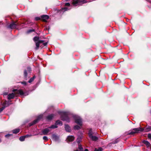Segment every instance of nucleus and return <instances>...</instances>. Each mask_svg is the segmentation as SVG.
<instances>
[{"label":"nucleus","mask_w":151,"mask_h":151,"mask_svg":"<svg viewBox=\"0 0 151 151\" xmlns=\"http://www.w3.org/2000/svg\"><path fill=\"white\" fill-rule=\"evenodd\" d=\"M49 128H50V129H55L57 127L56 126V125L55 124V125H52L50 127H49Z\"/></svg>","instance_id":"nucleus-23"},{"label":"nucleus","mask_w":151,"mask_h":151,"mask_svg":"<svg viewBox=\"0 0 151 151\" xmlns=\"http://www.w3.org/2000/svg\"><path fill=\"white\" fill-rule=\"evenodd\" d=\"M24 76L26 78L27 77V71H26V70H24Z\"/></svg>","instance_id":"nucleus-28"},{"label":"nucleus","mask_w":151,"mask_h":151,"mask_svg":"<svg viewBox=\"0 0 151 151\" xmlns=\"http://www.w3.org/2000/svg\"><path fill=\"white\" fill-rule=\"evenodd\" d=\"M68 9H68L67 7H65L60 10L59 12L60 13H61L62 12H63L65 11H67Z\"/></svg>","instance_id":"nucleus-18"},{"label":"nucleus","mask_w":151,"mask_h":151,"mask_svg":"<svg viewBox=\"0 0 151 151\" xmlns=\"http://www.w3.org/2000/svg\"><path fill=\"white\" fill-rule=\"evenodd\" d=\"M13 92L14 93H12L9 94L8 96V99L10 100L13 99L15 95L19 94L21 96H27L28 94L27 92H24L22 90L20 89L18 90L17 89H13L12 90Z\"/></svg>","instance_id":"nucleus-1"},{"label":"nucleus","mask_w":151,"mask_h":151,"mask_svg":"<svg viewBox=\"0 0 151 151\" xmlns=\"http://www.w3.org/2000/svg\"><path fill=\"white\" fill-rule=\"evenodd\" d=\"M51 131V130L49 128V127L45 128L43 130L42 132L44 135H47L48 133Z\"/></svg>","instance_id":"nucleus-11"},{"label":"nucleus","mask_w":151,"mask_h":151,"mask_svg":"<svg viewBox=\"0 0 151 151\" xmlns=\"http://www.w3.org/2000/svg\"><path fill=\"white\" fill-rule=\"evenodd\" d=\"M65 6H69L70 4L69 3H67L65 4Z\"/></svg>","instance_id":"nucleus-33"},{"label":"nucleus","mask_w":151,"mask_h":151,"mask_svg":"<svg viewBox=\"0 0 151 151\" xmlns=\"http://www.w3.org/2000/svg\"><path fill=\"white\" fill-rule=\"evenodd\" d=\"M143 142L144 144H145L147 147H149L150 146V144L149 142L147 140H144L143 141Z\"/></svg>","instance_id":"nucleus-19"},{"label":"nucleus","mask_w":151,"mask_h":151,"mask_svg":"<svg viewBox=\"0 0 151 151\" xmlns=\"http://www.w3.org/2000/svg\"><path fill=\"white\" fill-rule=\"evenodd\" d=\"M42 115H41L39 116L37 119L34 120L33 122L32 123H30L29 124V126H31L32 125L34 124H35L37 122L41 119H42Z\"/></svg>","instance_id":"nucleus-9"},{"label":"nucleus","mask_w":151,"mask_h":151,"mask_svg":"<svg viewBox=\"0 0 151 151\" xmlns=\"http://www.w3.org/2000/svg\"><path fill=\"white\" fill-rule=\"evenodd\" d=\"M1 139H0V142H1Z\"/></svg>","instance_id":"nucleus-40"},{"label":"nucleus","mask_w":151,"mask_h":151,"mask_svg":"<svg viewBox=\"0 0 151 151\" xmlns=\"http://www.w3.org/2000/svg\"><path fill=\"white\" fill-rule=\"evenodd\" d=\"M34 31V29H30L28 30L27 32V33H30L32 32H33Z\"/></svg>","instance_id":"nucleus-29"},{"label":"nucleus","mask_w":151,"mask_h":151,"mask_svg":"<svg viewBox=\"0 0 151 151\" xmlns=\"http://www.w3.org/2000/svg\"><path fill=\"white\" fill-rule=\"evenodd\" d=\"M88 135L89 137L93 141H96L98 139L97 137L93 135L91 129L89 130Z\"/></svg>","instance_id":"nucleus-6"},{"label":"nucleus","mask_w":151,"mask_h":151,"mask_svg":"<svg viewBox=\"0 0 151 151\" xmlns=\"http://www.w3.org/2000/svg\"><path fill=\"white\" fill-rule=\"evenodd\" d=\"M27 70L29 72V73H30V71H31V68L29 67L27 68Z\"/></svg>","instance_id":"nucleus-31"},{"label":"nucleus","mask_w":151,"mask_h":151,"mask_svg":"<svg viewBox=\"0 0 151 151\" xmlns=\"http://www.w3.org/2000/svg\"><path fill=\"white\" fill-rule=\"evenodd\" d=\"M19 25V24L18 23L16 22H13L8 26V27L11 29H13L16 28Z\"/></svg>","instance_id":"nucleus-7"},{"label":"nucleus","mask_w":151,"mask_h":151,"mask_svg":"<svg viewBox=\"0 0 151 151\" xmlns=\"http://www.w3.org/2000/svg\"><path fill=\"white\" fill-rule=\"evenodd\" d=\"M75 151H79L78 150H75Z\"/></svg>","instance_id":"nucleus-41"},{"label":"nucleus","mask_w":151,"mask_h":151,"mask_svg":"<svg viewBox=\"0 0 151 151\" xmlns=\"http://www.w3.org/2000/svg\"><path fill=\"white\" fill-rule=\"evenodd\" d=\"M94 0H92L91 1H89V2H91V1H93Z\"/></svg>","instance_id":"nucleus-39"},{"label":"nucleus","mask_w":151,"mask_h":151,"mask_svg":"<svg viewBox=\"0 0 151 151\" xmlns=\"http://www.w3.org/2000/svg\"><path fill=\"white\" fill-rule=\"evenodd\" d=\"M52 139L56 142L58 141L59 140V137L55 134L52 135Z\"/></svg>","instance_id":"nucleus-14"},{"label":"nucleus","mask_w":151,"mask_h":151,"mask_svg":"<svg viewBox=\"0 0 151 151\" xmlns=\"http://www.w3.org/2000/svg\"><path fill=\"white\" fill-rule=\"evenodd\" d=\"M53 116H54L53 114H50V115H48L47 116V119H48V120H50L51 119L53 118Z\"/></svg>","instance_id":"nucleus-20"},{"label":"nucleus","mask_w":151,"mask_h":151,"mask_svg":"<svg viewBox=\"0 0 151 151\" xmlns=\"http://www.w3.org/2000/svg\"><path fill=\"white\" fill-rule=\"evenodd\" d=\"M43 139L44 140H46V141H47L48 140L47 137L46 136H44L43 137Z\"/></svg>","instance_id":"nucleus-30"},{"label":"nucleus","mask_w":151,"mask_h":151,"mask_svg":"<svg viewBox=\"0 0 151 151\" xmlns=\"http://www.w3.org/2000/svg\"><path fill=\"white\" fill-rule=\"evenodd\" d=\"M148 137L151 139V134H149L148 135Z\"/></svg>","instance_id":"nucleus-35"},{"label":"nucleus","mask_w":151,"mask_h":151,"mask_svg":"<svg viewBox=\"0 0 151 151\" xmlns=\"http://www.w3.org/2000/svg\"><path fill=\"white\" fill-rule=\"evenodd\" d=\"M55 124L56 125H59L61 126L62 125V122L60 120H58L56 122Z\"/></svg>","instance_id":"nucleus-22"},{"label":"nucleus","mask_w":151,"mask_h":151,"mask_svg":"<svg viewBox=\"0 0 151 151\" xmlns=\"http://www.w3.org/2000/svg\"><path fill=\"white\" fill-rule=\"evenodd\" d=\"M20 131V129H17L13 130L12 131L13 133L14 134H17Z\"/></svg>","instance_id":"nucleus-21"},{"label":"nucleus","mask_w":151,"mask_h":151,"mask_svg":"<svg viewBox=\"0 0 151 151\" xmlns=\"http://www.w3.org/2000/svg\"><path fill=\"white\" fill-rule=\"evenodd\" d=\"M118 142V139H116L115 142L113 143L115 144L117 143Z\"/></svg>","instance_id":"nucleus-32"},{"label":"nucleus","mask_w":151,"mask_h":151,"mask_svg":"<svg viewBox=\"0 0 151 151\" xmlns=\"http://www.w3.org/2000/svg\"><path fill=\"white\" fill-rule=\"evenodd\" d=\"M35 19L36 20H38L40 19V18L39 17H36L35 18Z\"/></svg>","instance_id":"nucleus-34"},{"label":"nucleus","mask_w":151,"mask_h":151,"mask_svg":"<svg viewBox=\"0 0 151 151\" xmlns=\"http://www.w3.org/2000/svg\"><path fill=\"white\" fill-rule=\"evenodd\" d=\"M35 78V76H34L32 78H31L30 79V80L29 81V83H31L34 80Z\"/></svg>","instance_id":"nucleus-25"},{"label":"nucleus","mask_w":151,"mask_h":151,"mask_svg":"<svg viewBox=\"0 0 151 151\" xmlns=\"http://www.w3.org/2000/svg\"><path fill=\"white\" fill-rule=\"evenodd\" d=\"M47 42H45V43H43V44L44 45V46H46L47 45Z\"/></svg>","instance_id":"nucleus-36"},{"label":"nucleus","mask_w":151,"mask_h":151,"mask_svg":"<svg viewBox=\"0 0 151 151\" xmlns=\"http://www.w3.org/2000/svg\"><path fill=\"white\" fill-rule=\"evenodd\" d=\"M12 135V134H8L5 135V137L6 138H8L9 137L11 136Z\"/></svg>","instance_id":"nucleus-27"},{"label":"nucleus","mask_w":151,"mask_h":151,"mask_svg":"<svg viewBox=\"0 0 151 151\" xmlns=\"http://www.w3.org/2000/svg\"><path fill=\"white\" fill-rule=\"evenodd\" d=\"M84 151H88V150L87 149H86Z\"/></svg>","instance_id":"nucleus-37"},{"label":"nucleus","mask_w":151,"mask_h":151,"mask_svg":"<svg viewBox=\"0 0 151 151\" xmlns=\"http://www.w3.org/2000/svg\"><path fill=\"white\" fill-rule=\"evenodd\" d=\"M81 138L78 137L77 139V142L78 143V149L80 151H83V149L81 145L80 144V142L81 141Z\"/></svg>","instance_id":"nucleus-10"},{"label":"nucleus","mask_w":151,"mask_h":151,"mask_svg":"<svg viewBox=\"0 0 151 151\" xmlns=\"http://www.w3.org/2000/svg\"><path fill=\"white\" fill-rule=\"evenodd\" d=\"M142 131H143L144 132H147L151 131V126H148L145 127L144 129L140 127L134 128L129 133V134H133Z\"/></svg>","instance_id":"nucleus-2"},{"label":"nucleus","mask_w":151,"mask_h":151,"mask_svg":"<svg viewBox=\"0 0 151 151\" xmlns=\"http://www.w3.org/2000/svg\"><path fill=\"white\" fill-rule=\"evenodd\" d=\"M94 151H102V148L101 147H99L98 149L96 148Z\"/></svg>","instance_id":"nucleus-26"},{"label":"nucleus","mask_w":151,"mask_h":151,"mask_svg":"<svg viewBox=\"0 0 151 151\" xmlns=\"http://www.w3.org/2000/svg\"><path fill=\"white\" fill-rule=\"evenodd\" d=\"M73 117L75 120V122L80 126L82 125V120L81 118L78 115H75Z\"/></svg>","instance_id":"nucleus-4"},{"label":"nucleus","mask_w":151,"mask_h":151,"mask_svg":"<svg viewBox=\"0 0 151 151\" xmlns=\"http://www.w3.org/2000/svg\"><path fill=\"white\" fill-rule=\"evenodd\" d=\"M7 94V93H4V95H6Z\"/></svg>","instance_id":"nucleus-38"},{"label":"nucleus","mask_w":151,"mask_h":151,"mask_svg":"<svg viewBox=\"0 0 151 151\" xmlns=\"http://www.w3.org/2000/svg\"><path fill=\"white\" fill-rule=\"evenodd\" d=\"M74 137L73 136H69L67 138V141L68 142H72L74 140Z\"/></svg>","instance_id":"nucleus-12"},{"label":"nucleus","mask_w":151,"mask_h":151,"mask_svg":"<svg viewBox=\"0 0 151 151\" xmlns=\"http://www.w3.org/2000/svg\"><path fill=\"white\" fill-rule=\"evenodd\" d=\"M28 136V135H26L25 136H21L20 137L19 139L21 141H24L25 138Z\"/></svg>","instance_id":"nucleus-17"},{"label":"nucleus","mask_w":151,"mask_h":151,"mask_svg":"<svg viewBox=\"0 0 151 151\" xmlns=\"http://www.w3.org/2000/svg\"><path fill=\"white\" fill-rule=\"evenodd\" d=\"M87 2L85 0H76L73 1V4L74 6H76L77 5H79L80 2H82L83 3H84Z\"/></svg>","instance_id":"nucleus-8"},{"label":"nucleus","mask_w":151,"mask_h":151,"mask_svg":"<svg viewBox=\"0 0 151 151\" xmlns=\"http://www.w3.org/2000/svg\"><path fill=\"white\" fill-rule=\"evenodd\" d=\"M60 114L62 119L63 121H65L67 122H70L69 116L70 113L69 112L62 111L60 112Z\"/></svg>","instance_id":"nucleus-3"},{"label":"nucleus","mask_w":151,"mask_h":151,"mask_svg":"<svg viewBox=\"0 0 151 151\" xmlns=\"http://www.w3.org/2000/svg\"><path fill=\"white\" fill-rule=\"evenodd\" d=\"M6 102H3L2 104V105L3 106L0 109V113L1 112L6 106Z\"/></svg>","instance_id":"nucleus-15"},{"label":"nucleus","mask_w":151,"mask_h":151,"mask_svg":"<svg viewBox=\"0 0 151 151\" xmlns=\"http://www.w3.org/2000/svg\"><path fill=\"white\" fill-rule=\"evenodd\" d=\"M39 40V37H35L33 38L34 41L35 42H35L36 45L35 49L36 50H37L39 48L40 43H41L44 42V41L43 40Z\"/></svg>","instance_id":"nucleus-5"},{"label":"nucleus","mask_w":151,"mask_h":151,"mask_svg":"<svg viewBox=\"0 0 151 151\" xmlns=\"http://www.w3.org/2000/svg\"><path fill=\"white\" fill-rule=\"evenodd\" d=\"M65 128L66 131L68 132H70L71 131V129L70 127L67 124L65 125Z\"/></svg>","instance_id":"nucleus-16"},{"label":"nucleus","mask_w":151,"mask_h":151,"mask_svg":"<svg viewBox=\"0 0 151 151\" xmlns=\"http://www.w3.org/2000/svg\"><path fill=\"white\" fill-rule=\"evenodd\" d=\"M80 128V127L77 125L75 126L74 127V129L75 130H78Z\"/></svg>","instance_id":"nucleus-24"},{"label":"nucleus","mask_w":151,"mask_h":151,"mask_svg":"<svg viewBox=\"0 0 151 151\" xmlns=\"http://www.w3.org/2000/svg\"><path fill=\"white\" fill-rule=\"evenodd\" d=\"M42 20L44 22H46L49 18V16L47 15H43L41 16Z\"/></svg>","instance_id":"nucleus-13"}]
</instances>
